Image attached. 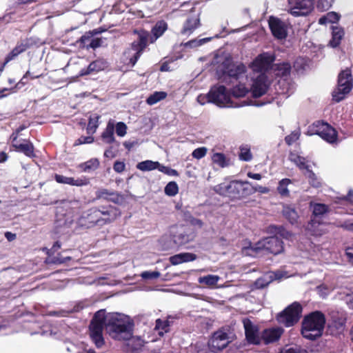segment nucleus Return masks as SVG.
<instances>
[{
    "instance_id": "a18cd8bd",
    "label": "nucleus",
    "mask_w": 353,
    "mask_h": 353,
    "mask_svg": "<svg viewBox=\"0 0 353 353\" xmlns=\"http://www.w3.org/2000/svg\"><path fill=\"white\" fill-rule=\"evenodd\" d=\"M165 194L170 196H174L177 194L179 192V187L175 181L169 182L165 187Z\"/></svg>"
},
{
    "instance_id": "cd10ccee",
    "label": "nucleus",
    "mask_w": 353,
    "mask_h": 353,
    "mask_svg": "<svg viewBox=\"0 0 353 353\" xmlns=\"http://www.w3.org/2000/svg\"><path fill=\"white\" fill-rule=\"evenodd\" d=\"M245 81H238L234 83L231 89L232 94L236 98L243 97L249 91V88L245 85Z\"/></svg>"
},
{
    "instance_id": "9d476101",
    "label": "nucleus",
    "mask_w": 353,
    "mask_h": 353,
    "mask_svg": "<svg viewBox=\"0 0 353 353\" xmlns=\"http://www.w3.org/2000/svg\"><path fill=\"white\" fill-rule=\"evenodd\" d=\"M309 135L316 134L328 143H333L336 141L337 134L336 130L327 123L317 121L309 127L307 132Z\"/></svg>"
},
{
    "instance_id": "7c9ffc66",
    "label": "nucleus",
    "mask_w": 353,
    "mask_h": 353,
    "mask_svg": "<svg viewBox=\"0 0 353 353\" xmlns=\"http://www.w3.org/2000/svg\"><path fill=\"white\" fill-rule=\"evenodd\" d=\"M282 213L285 219H287L292 224L297 222L299 215L293 206L289 205H283Z\"/></svg>"
},
{
    "instance_id": "dca6fc26",
    "label": "nucleus",
    "mask_w": 353,
    "mask_h": 353,
    "mask_svg": "<svg viewBox=\"0 0 353 353\" xmlns=\"http://www.w3.org/2000/svg\"><path fill=\"white\" fill-rule=\"evenodd\" d=\"M243 324L248 343L252 345H260L261 343V338L259 333L258 327L247 318L243 320Z\"/></svg>"
},
{
    "instance_id": "20e7f679",
    "label": "nucleus",
    "mask_w": 353,
    "mask_h": 353,
    "mask_svg": "<svg viewBox=\"0 0 353 353\" xmlns=\"http://www.w3.org/2000/svg\"><path fill=\"white\" fill-rule=\"evenodd\" d=\"M325 324V317L321 312H311L302 321L301 334L304 338L314 341L322 336Z\"/></svg>"
},
{
    "instance_id": "774afa93",
    "label": "nucleus",
    "mask_w": 353,
    "mask_h": 353,
    "mask_svg": "<svg viewBox=\"0 0 353 353\" xmlns=\"http://www.w3.org/2000/svg\"><path fill=\"white\" fill-rule=\"evenodd\" d=\"M345 254L349 263L353 265V248H347L345 250Z\"/></svg>"
},
{
    "instance_id": "f704fd0d",
    "label": "nucleus",
    "mask_w": 353,
    "mask_h": 353,
    "mask_svg": "<svg viewBox=\"0 0 353 353\" xmlns=\"http://www.w3.org/2000/svg\"><path fill=\"white\" fill-rule=\"evenodd\" d=\"M99 161L97 159H91L89 161L81 163L79 167L85 172H90L98 168Z\"/></svg>"
},
{
    "instance_id": "412c9836",
    "label": "nucleus",
    "mask_w": 353,
    "mask_h": 353,
    "mask_svg": "<svg viewBox=\"0 0 353 353\" xmlns=\"http://www.w3.org/2000/svg\"><path fill=\"white\" fill-rule=\"evenodd\" d=\"M346 318L343 315L333 317L331 323L328 325V330L330 334L336 336L342 334L345 328Z\"/></svg>"
},
{
    "instance_id": "37998d69",
    "label": "nucleus",
    "mask_w": 353,
    "mask_h": 353,
    "mask_svg": "<svg viewBox=\"0 0 353 353\" xmlns=\"http://www.w3.org/2000/svg\"><path fill=\"white\" fill-rule=\"evenodd\" d=\"M292 183L291 180L289 179H283L279 181V185L277 188L278 192L283 196H286L289 194V190L288 189V185Z\"/></svg>"
},
{
    "instance_id": "79ce46f5",
    "label": "nucleus",
    "mask_w": 353,
    "mask_h": 353,
    "mask_svg": "<svg viewBox=\"0 0 353 353\" xmlns=\"http://www.w3.org/2000/svg\"><path fill=\"white\" fill-rule=\"evenodd\" d=\"M70 260V256L63 257L59 254L57 256L51 257V256H48L45 262L48 264H62Z\"/></svg>"
},
{
    "instance_id": "680f3d73",
    "label": "nucleus",
    "mask_w": 353,
    "mask_h": 353,
    "mask_svg": "<svg viewBox=\"0 0 353 353\" xmlns=\"http://www.w3.org/2000/svg\"><path fill=\"white\" fill-rule=\"evenodd\" d=\"M279 353H307V352L299 346H294L283 349Z\"/></svg>"
},
{
    "instance_id": "338daca9",
    "label": "nucleus",
    "mask_w": 353,
    "mask_h": 353,
    "mask_svg": "<svg viewBox=\"0 0 353 353\" xmlns=\"http://www.w3.org/2000/svg\"><path fill=\"white\" fill-rule=\"evenodd\" d=\"M103 43V41L100 38H94L93 37L92 39L88 44L89 48L96 49L100 47Z\"/></svg>"
},
{
    "instance_id": "ddd939ff",
    "label": "nucleus",
    "mask_w": 353,
    "mask_h": 353,
    "mask_svg": "<svg viewBox=\"0 0 353 353\" xmlns=\"http://www.w3.org/2000/svg\"><path fill=\"white\" fill-rule=\"evenodd\" d=\"M99 210L97 208H92L83 212L78 219V224L81 227L90 228L95 225H101Z\"/></svg>"
},
{
    "instance_id": "393cba45",
    "label": "nucleus",
    "mask_w": 353,
    "mask_h": 353,
    "mask_svg": "<svg viewBox=\"0 0 353 353\" xmlns=\"http://www.w3.org/2000/svg\"><path fill=\"white\" fill-rule=\"evenodd\" d=\"M200 26V19L198 17L188 18L184 23L181 31L183 35H190L197 28Z\"/></svg>"
},
{
    "instance_id": "8fccbe9b",
    "label": "nucleus",
    "mask_w": 353,
    "mask_h": 353,
    "mask_svg": "<svg viewBox=\"0 0 353 353\" xmlns=\"http://www.w3.org/2000/svg\"><path fill=\"white\" fill-rule=\"evenodd\" d=\"M99 116H95L94 117L90 118L87 127L88 133H94L96 132L97 128H98L99 125Z\"/></svg>"
},
{
    "instance_id": "bf43d9fd",
    "label": "nucleus",
    "mask_w": 353,
    "mask_h": 353,
    "mask_svg": "<svg viewBox=\"0 0 353 353\" xmlns=\"http://www.w3.org/2000/svg\"><path fill=\"white\" fill-rule=\"evenodd\" d=\"M207 148L205 147H201L195 149L192 155L194 158L196 159H201L206 155Z\"/></svg>"
},
{
    "instance_id": "a878e982",
    "label": "nucleus",
    "mask_w": 353,
    "mask_h": 353,
    "mask_svg": "<svg viewBox=\"0 0 353 353\" xmlns=\"http://www.w3.org/2000/svg\"><path fill=\"white\" fill-rule=\"evenodd\" d=\"M114 123L112 120H110L107 123L105 129L101 134V139L103 141L107 144H111L112 143L117 142L114 136Z\"/></svg>"
},
{
    "instance_id": "a19ab883",
    "label": "nucleus",
    "mask_w": 353,
    "mask_h": 353,
    "mask_svg": "<svg viewBox=\"0 0 353 353\" xmlns=\"http://www.w3.org/2000/svg\"><path fill=\"white\" fill-rule=\"evenodd\" d=\"M304 174L312 187L319 188L321 185V179L311 170H307Z\"/></svg>"
},
{
    "instance_id": "58836bf2",
    "label": "nucleus",
    "mask_w": 353,
    "mask_h": 353,
    "mask_svg": "<svg viewBox=\"0 0 353 353\" xmlns=\"http://www.w3.org/2000/svg\"><path fill=\"white\" fill-rule=\"evenodd\" d=\"M167 97V93L165 92H154L153 94H150L146 99V103L148 105H152L159 101L164 99Z\"/></svg>"
},
{
    "instance_id": "3c124183",
    "label": "nucleus",
    "mask_w": 353,
    "mask_h": 353,
    "mask_svg": "<svg viewBox=\"0 0 353 353\" xmlns=\"http://www.w3.org/2000/svg\"><path fill=\"white\" fill-rule=\"evenodd\" d=\"M105 326L94 325V323H90L89 332L90 337L94 336L103 335V330Z\"/></svg>"
},
{
    "instance_id": "4be33fe9",
    "label": "nucleus",
    "mask_w": 353,
    "mask_h": 353,
    "mask_svg": "<svg viewBox=\"0 0 353 353\" xmlns=\"http://www.w3.org/2000/svg\"><path fill=\"white\" fill-rule=\"evenodd\" d=\"M176 316L169 315L165 319H157L155 321V330L158 331V334L163 336L165 333L170 330V326L173 324Z\"/></svg>"
},
{
    "instance_id": "bb28decb",
    "label": "nucleus",
    "mask_w": 353,
    "mask_h": 353,
    "mask_svg": "<svg viewBox=\"0 0 353 353\" xmlns=\"http://www.w3.org/2000/svg\"><path fill=\"white\" fill-rule=\"evenodd\" d=\"M168 29V23L163 21H158L154 27L152 28L151 32L153 35V37L150 38V42L153 43L158 38L161 37L165 30Z\"/></svg>"
},
{
    "instance_id": "f257e3e1",
    "label": "nucleus",
    "mask_w": 353,
    "mask_h": 353,
    "mask_svg": "<svg viewBox=\"0 0 353 353\" xmlns=\"http://www.w3.org/2000/svg\"><path fill=\"white\" fill-rule=\"evenodd\" d=\"M90 323L105 326L109 335L116 340L126 341L132 336L133 324L128 316L121 314L106 315L105 310H100L95 312Z\"/></svg>"
},
{
    "instance_id": "f03ea898",
    "label": "nucleus",
    "mask_w": 353,
    "mask_h": 353,
    "mask_svg": "<svg viewBox=\"0 0 353 353\" xmlns=\"http://www.w3.org/2000/svg\"><path fill=\"white\" fill-rule=\"evenodd\" d=\"M212 65L214 67L217 79L226 84H234L238 81H246V67L243 63H235L227 54L216 55Z\"/></svg>"
},
{
    "instance_id": "aec40b11",
    "label": "nucleus",
    "mask_w": 353,
    "mask_h": 353,
    "mask_svg": "<svg viewBox=\"0 0 353 353\" xmlns=\"http://www.w3.org/2000/svg\"><path fill=\"white\" fill-rule=\"evenodd\" d=\"M269 27L273 36L278 39H283L287 37V27L284 22L276 17H270Z\"/></svg>"
},
{
    "instance_id": "6e6d98bb",
    "label": "nucleus",
    "mask_w": 353,
    "mask_h": 353,
    "mask_svg": "<svg viewBox=\"0 0 353 353\" xmlns=\"http://www.w3.org/2000/svg\"><path fill=\"white\" fill-rule=\"evenodd\" d=\"M161 274L158 271H144L141 274L142 279L145 280L155 279L160 276Z\"/></svg>"
},
{
    "instance_id": "69168bd1",
    "label": "nucleus",
    "mask_w": 353,
    "mask_h": 353,
    "mask_svg": "<svg viewBox=\"0 0 353 353\" xmlns=\"http://www.w3.org/2000/svg\"><path fill=\"white\" fill-rule=\"evenodd\" d=\"M28 77H30L32 79H37L41 77V75H34L33 74H31L30 71H27L26 73L23 75V78L20 80V81L16 84L15 88L18 89L21 88V85H23L26 83V82H24L23 80L26 79Z\"/></svg>"
},
{
    "instance_id": "b1692460",
    "label": "nucleus",
    "mask_w": 353,
    "mask_h": 353,
    "mask_svg": "<svg viewBox=\"0 0 353 353\" xmlns=\"http://www.w3.org/2000/svg\"><path fill=\"white\" fill-rule=\"evenodd\" d=\"M196 259V255L193 253L183 252L173 255L169 260L172 265H176L183 263L193 261Z\"/></svg>"
},
{
    "instance_id": "c756f323",
    "label": "nucleus",
    "mask_w": 353,
    "mask_h": 353,
    "mask_svg": "<svg viewBox=\"0 0 353 353\" xmlns=\"http://www.w3.org/2000/svg\"><path fill=\"white\" fill-rule=\"evenodd\" d=\"M332 39L330 41V46L333 48L337 47L344 35L343 30L338 26H332Z\"/></svg>"
},
{
    "instance_id": "052dcab7",
    "label": "nucleus",
    "mask_w": 353,
    "mask_h": 353,
    "mask_svg": "<svg viewBox=\"0 0 353 353\" xmlns=\"http://www.w3.org/2000/svg\"><path fill=\"white\" fill-rule=\"evenodd\" d=\"M239 159L245 161H250L252 159V155L250 149L241 148Z\"/></svg>"
},
{
    "instance_id": "0eeeda50",
    "label": "nucleus",
    "mask_w": 353,
    "mask_h": 353,
    "mask_svg": "<svg viewBox=\"0 0 353 353\" xmlns=\"http://www.w3.org/2000/svg\"><path fill=\"white\" fill-rule=\"evenodd\" d=\"M302 310L301 305L298 302H294L279 313L276 319L279 323L287 327L293 326L299 321Z\"/></svg>"
},
{
    "instance_id": "a211bd4d",
    "label": "nucleus",
    "mask_w": 353,
    "mask_h": 353,
    "mask_svg": "<svg viewBox=\"0 0 353 353\" xmlns=\"http://www.w3.org/2000/svg\"><path fill=\"white\" fill-rule=\"evenodd\" d=\"M95 196L97 199H103L117 205H121L124 201V196L121 193L105 188L97 190Z\"/></svg>"
},
{
    "instance_id": "e2e57ef3",
    "label": "nucleus",
    "mask_w": 353,
    "mask_h": 353,
    "mask_svg": "<svg viewBox=\"0 0 353 353\" xmlns=\"http://www.w3.org/2000/svg\"><path fill=\"white\" fill-rule=\"evenodd\" d=\"M90 339L97 348H101L105 345L103 335L90 336Z\"/></svg>"
},
{
    "instance_id": "72a5a7b5",
    "label": "nucleus",
    "mask_w": 353,
    "mask_h": 353,
    "mask_svg": "<svg viewBox=\"0 0 353 353\" xmlns=\"http://www.w3.org/2000/svg\"><path fill=\"white\" fill-rule=\"evenodd\" d=\"M340 19V15L335 12H329L319 19V23L325 25L327 23H336Z\"/></svg>"
},
{
    "instance_id": "2eb2a0df",
    "label": "nucleus",
    "mask_w": 353,
    "mask_h": 353,
    "mask_svg": "<svg viewBox=\"0 0 353 353\" xmlns=\"http://www.w3.org/2000/svg\"><path fill=\"white\" fill-rule=\"evenodd\" d=\"M229 343L228 334L223 330H218L214 333L208 345L211 352L216 353L225 348Z\"/></svg>"
},
{
    "instance_id": "473e14b6",
    "label": "nucleus",
    "mask_w": 353,
    "mask_h": 353,
    "mask_svg": "<svg viewBox=\"0 0 353 353\" xmlns=\"http://www.w3.org/2000/svg\"><path fill=\"white\" fill-rule=\"evenodd\" d=\"M159 165L160 163L159 161L145 160L138 163L136 167L138 170L141 171L147 172L152 171L156 169L159 170Z\"/></svg>"
},
{
    "instance_id": "09e8293b",
    "label": "nucleus",
    "mask_w": 353,
    "mask_h": 353,
    "mask_svg": "<svg viewBox=\"0 0 353 353\" xmlns=\"http://www.w3.org/2000/svg\"><path fill=\"white\" fill-rule=\"evenodd\" d=\"M212 37H206L200 39H192L185 43V46L187 48H195L210 41Z\"/></svg>"
},
{
    "instance_id": "2f4dec72",
    "label": "nucleus",
    "mask_w": 353,
    "mask_h": 353,
    "mask_svg": "<svg viewBox=\"0 0 353 353\" xmlns=\"http://www.w3.org/2000/svg\"><path fill=\"white\" fill-rule=\"evenodd\" d=\"M101 32H102V30H99L98 29L87 32L81 37L77 42L79 43L80 47L89 49L88 44L92 39L93 37Z\"/></svg>"
},
{
    "instance_id": "1a4fd4ad",
    "label": "nucleus",
    "mask_w": 353,
    "mask_h": 353,
    "mask_svg": "<svg viewBox=\"0 0 353 353\" xmlns=\"http://www.w3.org/2000/svg\"><path fill=\"white\" fill-rule=\"evenodd\" d=\"M328 210L326 205L322 203H316L313 206L312 216L307 225V229L310 231L313 235L320 236L324 230L321 228L322 223L321 219Z\"/></svg>"
},
{
    "instance_id": "ea45409f",
    "label": "nucleus",
    "mask_w": 353,
    "mask_h": 353,
    "mask_svg": "<svg viewBox=\"0 0 353 353\" xmlns=\"http://www.w3.org/2000/svg\"><path fill=\"white\" fill-rule=\"evenodd\" d=\"M89 70L97 72L104 70L107 67V62L103 59H97L89 64Z\"/></svg>"
},
{
    "instance_id": "c03bdc74",
    "label": "nucleus",
    "mask_w": 353,
    "mask_h": 353,
    "mask_svg": "<svg viewBox=\"0 0 353 353\" xmlns=\"http://www.w3.org/2000/svg\"><path fill=\"white\" fill-rule=\"evenodd\" d=\"M219 280V277L218 276L209 274L200 277L199 279V282L201 284H205L207 285H214L217 283Z\"/></svg>"
},
{
    "instance_id": "5fc2aeb1",
    "label": "nucleus",
    "mask_w": 353,
    "mask_h": 353,
    "mask_svg": "<svg viewBox=\"0 0 353 353\" xmlns=\"http://www.w3.org/2000/svg\"><path fill=\"white\" fill-rule=\"evenodd\" d=\"M159 171H160L168 176H179V172L176 170L172 169L170 167L161 165V163H160V165L159 168Z\"/></svg>"
},
{
    "instance_id": "4c0bfd02",
    "label": "nucleus",
    "mask_w": 353,
    "mask_h": 353,
    "mask_svg": "<svg viewBox=\"0 0 353 353\" xmlns=\"http://www.w3.org/2000/svg\"><path fill=\"white\" fill-rule=\"evenodd\" d=\"M274 70L276 71V75L285 77L288 75L291 70V65L288 62H282L274 65Z\"/></svg>"
},
{
    "instance_id": "0e129e2a",
    "label": "nucleus",
    "mask_w": 353,
    "mask_h": 353,
    "mask_svg": "<svg viewBox=\"0 0 353 353\" xmlns=\"http://www.w3.org/2000/svg\"><path fill=\"white\" fill-rule=\"evenodd\" d=\"M94 142V137L92 136L81 137L74 143V145H79L85 143H92Z\"/></svg>"
},
{
    "instance_id": "49530a36",
    "label": "nucleus",
    "mask_w": 353,
    "mask_h": 353,
    "mask_svg": "<svg viewBox=\"0 0 353 353\" xmlns=\"http://www.w3.org/2000/svg\"><path fill=\"white\" fill-rule=\"evenodd\" d=\"M212 159L214 163L221 168L226 167L228 165L225 156L223 153H214L212 157Z\"/></svg>"
},
{
    "instance_id": "864d4df0",
    "label": "nucleus",
    "mask_w": 353,
    "mask_h": 353,
    "mask_svg": "<svg viewBox=\"0 0 353 353\" xmlns=\"http://www.w3.org/2000/svg\"><path fill=\"white\" fill-rule=\"evenodd\" d=\"M300 137V131L294 130L290 134L288 135L285 138V143L288 145H291L293 144L297 139H299Z\"/></svg>"
},
{
    "instance_id": "c9c22d12",
    "label": "nucleus",
    "mask_w": 353,
    "mask_h": 353,
    "mask_svg": "<svg viewBox=\"0 0 353 353\" xmlns=\"http://www.w3.org/2000/svg\"><path fill=\"white\" fill-rule=\"evenodd\" d=\"M14 147L17 148L18 151L24 153L27 157H34V147L33 145L30 142L16 144L14 145Z\"/></svg>"
},
{
    "instance_id": "5701e85b",
    "label": "nucleus",
    "mask_w": 353,
    "mask_h": 353,
    "mask_svg": "<svg viewBox=\"0 0 353 353\" xmlns=\"http://www.w3.org/2000/svg\"><path fill=\"white\" fill-rule=\"evenodd\" d=\"M283 330L281 328L265 329L261 334V341L266 345L274 343L280 339Z\"/></svg>"
},
{
    "instance_id": "e433bc0d",
    "label": "nucleus",
    "mask_w": 353,
    "mask_h": 353,
    "mask_svg": "<svg viewBox=\"0 0 353 353\" xmlns=\"http://www.w3.org/2000/svg\"><path fill=\"white\" fill-rule=\"evenodd\" d=\"M289 158L290 160L295 163L300 170H305V172H307V170H310L309 165L307 164V161L304 157L295 154H291Z\"/></svg>"
},
{
    "instance_id": "423d86ee",
    "label": "nucleus",
    "mask_w": 353,
    "mask_h": 353,
    "mask_svg": "<svg viewBox=\"0 0 353 353\" xmlns=\"http://www.w3.org/2000/svg\"><path fill=\"white\" fill-rule=\"evenodd\" d=\"M248 250L250 252L248 254L254 256L259 255L263 251L277 255L283 252L284 247L281 239L276 236H270L259 241Z\"/></svg>"
},
{
    "instance_id": "f8f14e48",
    "label": "nucleus",
    "mask_w": 353,
    "mask_h": 353,
    "mask_svg": "<svg viewBox=\"0 0 353 353\" xmlns=\"http://www.w3.org/2000/svg\"><path fill=\"white\" fill-rule=\"evenodd\" d=\"M208 102L219 106H225L229 102V96L224 85H216L211 88L207 94Z\"/></svg>"
},
{
    "instance_id": "6e6552de",
    "label": "nucleus",
    "mask_w": 353,
    "mask_h": 353,
    "mask_svg": "<svg viewBox=\"0 0 353 353\" xmlns=\"http://www.w3.org/2000/svg\"><path fill=\"white\" fill-rule=\"evenodd\" d=\"M352 78L349 70L342 71L339 74L337 88L332 93L333 100L336 102L342 101L352 88Z\"/></svg>"
},
{
    "instance_id": "4468645a",
    "label": "nucleus",
    "mask_w": 353,
    "mask_h": 353,
    "mask_svg": "<svg viewBox=\"0 0 353 353\" xmlns=\"http://www.w3.org/2000/svg\"><path fill=\"white\" fill-rule=\"evenodd\" d=\"M150 34L146 31H141L139 33L138 39L132 43V50L134 51V55L130 57V63L134 65L143 53V51L148 46Z\"/></svg>"
},
{
    "instance_id": "39448f33",
    "label": "nucleus",
    "mask_w": 353,
    "mask_h": 353,
    "mask_svg": "<svg viewBox=\"0 0 353 353\" xmlns=\"http://www.w3.org/2000/svg\"><path fill=\"white\" fill-rule=\"evenodd\" d=\"M249 181H232L230 183H222L215 187L219 194L228 196L232 199H240L253 194Z\"/></svg>"
},
{
    "instance_id": "7ed1b4c3",
    "label": "nucleus",
    "mask_w": 353,
    "mask_h": 353,
    "mask_svg": "<svg viewBox=\"0 0 353 353\" xmlns=\"http://www.w3.org/2000/svg\"><path fill=\"white\" fill-rule=\"evenodd\" d=\"M275 56L270 52L259 54L252 62L251 68L254 72L259 73L253 81L251 90L254 97H260L268 90V82L265 72L272 65Z\"/></svg>"
},
{
    "instance_id": "c85d7f7f",
    "label": "nucleus",
    "mask_w": 353,
    "mask_h": 353,
    "mask_svg": "<svg viewBox=\"0 0 353 353\" xmlns=\"http://www.w3.org/2000/svg\"><path fill=\"white\" fill-rule=\"evenodd\" d=\"M275 279V275L273 272H268L257 279L254 283V286L256 289H263L267 287Z\"/></svg>"
},
{
    "instance_id": "6ab92c4d",
    "label": "nucleus",
    "mask_w": 353,
    "mask_h": 353,
    "mask_svg": "<svg viewBox=\"0 0 353 353\" xmlns=\"http://www.w3.org/2000/svg\"><path fill=\"white\" fill-rule=\"evenodd\" d=\"M98 209L100 213L101 225L102 226L114 221L121 215L120 210L111 205L108 208L101 207Z\"/></svg>"
},
{
    "instance_id": "4d7b16f0",
    "label": "nucleus",
    "mask_w": 353,
    "mask_h": 353,
    "mask_svg": "<svg viewBox=\"0 0 353 353\" xmlns=\"http://www.w3.org/2000/svg\"><path fill=\"white\" fill-rule=\"evenodd\" d=\"M116 133L119 137H124L127 132V125L123 122H118L114 126Z\"/></svg>"
},
{
    "instance_id": "13d9d810",
    "label": "nucleus",
    "mask_w": 353,
    "mask_h": 353,
    "mask_svg": "<svg viewBox=\"0 0 353 353\" xmlns=\"http://www.w3.org/2000/svg\"><path fill=\"white\" fill-rule=\"evenodd\" d=\"M174 241L179 245H183L189 241V236L184 233L179 234L174 236Z\"/></svg>"
},
{
    "instance_id": "f3484780",
    "label": "nucleus",
    "mask_w": 353,
    "mask_h": 353,
    "mask_svg": "<svg viewBox=\"0 0 353 353\" xmlns=\"http://www.w3.org/2000/svg\"><path fill=\"white\" fill-rule=\"evenodd\" d=\"M36 44L35 39L30 37L20 40L17 42L16 46L13 50L6 56L5 59V63L15 59L18 55L25 52L26 50L30 48L32 46Z\"/></svg>"
},
{
    "instance_id": "de8ad7c7",
    "label": "nucleus",
    "mask_w": 353,
    "mask_h": 353,
    "mask_svg": "<svg viewBox=\"0 0 353 353\" xmlns=\"http://www.w3.org/2000/svg\"><path fill=\"white\" fill-rule=\"evenodd\" d=\"M112 145H110L108 149H106L104 152V156L108 158H114L117 155V152L118 151V148L119 147V142L117 141L115 143H112Z\"/></svg>"
},
{
    "instance_id": "603ef678",
    "label": "nucleus",
    "mask_w": 353,
    "mask_h": 353,
    "mask_svg": "<svg viewBox=\"0 0 353 353\" xmlns=\"http://www.w3.org/2000/svg\"><path fill=\"white\" fill-rule=\"evenodd\" d=\"M89 183V180L85 178H81L75 179L73 177H68V184L74 186H83Z\"/></svg>"
},
{
    "instance_id": "9b49d317",
    "label": "nucleus",
    "mask_w": 353,
    "mask_h": 353,
    "mask_svg": "<svg viewBox=\"0 0 353 353\" xmlns=\"http://www.w3.org/2000/svg\"><path fill=\"white\" fill-rule=\"evenodd\" d=\"M314 8V0H288V11L294 17L306 16Z\"/></svg>"
}]
</instances>
